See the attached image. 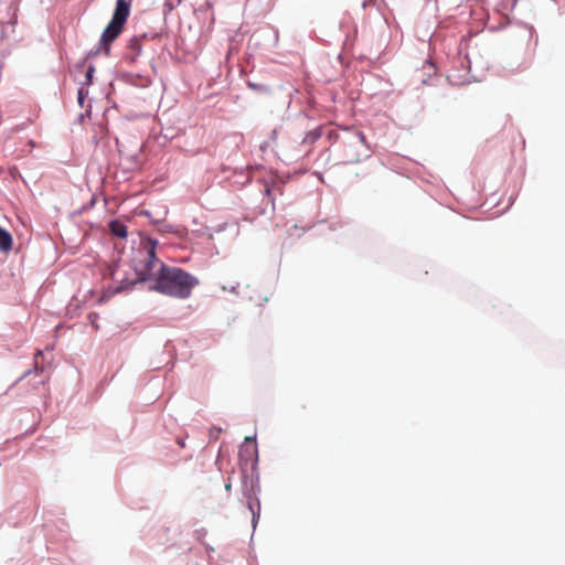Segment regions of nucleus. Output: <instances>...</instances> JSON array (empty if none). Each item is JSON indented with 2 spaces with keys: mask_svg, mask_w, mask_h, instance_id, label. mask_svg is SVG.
I'll use <instances>...</instances> for the list:
<instances>
[{
  "mask_svg": "<svg viewBox=\"0 0 565 565\" xmlns=\"http://www.w3.org/2000/svg\"><path fill=\"white\" fill-rule=\"evenodd\" d=\"M129 47L134 51L137 52V54L140 53L141 51V44H140V39L138 38H134L129 41Z\"/></svg>",
  "mask_w": 565,
  "mask_h": 565,
  "instance_id": "423d86ee",
  "label": "nucleus"
},
{
  "mask_svg": "<svg viewBox=\"0 0 565 565\" xmlns=\"http://www.w3.org/2000/svg\"><path fill=\"white\" fill-rule=\"evenodd\" d=\"M39 355H42V352L41 351H38L35 356H39Z\"/></svg>",
  "mask_w": 565,
  "mask_h": 565,
  "instance_id": "4468645a",
  "label": "nucleus"
},
{
  "mask_svg": "<svg viewBox=\"0 0 565 565\" xmlns=\"http://www.w3.org/2000/svg\"><path fill=\"white\" fill-rule=\"evenodd\" d=\"M110 232L120 238H125L127 236V227L120 221H111L109 223Z\"/></svg>",
  "mask_w": 565,
  "mask_h": 565,
  "instance_id": "39448f33",
  "label": "nucleus"
},
{
  "mask_svg": "<svg viewBox=\"0 0 565 565\" xmlns=\"http://www.w3.org/2000/svg\"><path fill=\"white\" fill-rule=\"evenodd\" d=\"M319 136H320V134L318 131L313 132V138H318Z\"/></svg>",
  "mask_w": 565,
  "mask_h": 565,
  "instance_id": "f8f14e48",
  "label": "nucleus"
},
{
  "mask_svg": "<svg viewBox=\"0 0 565 565\" xmlns=\"http://www.w3.org/2000/svg\"><path fill=\"white\" fill-rule=\"evenodd\" d=\"M84 98H85V93H84V89L81 88L78 90V102H79V104H83Z\"/></svg>",
  "mask_w": 565,
  "mask_h": 565,
  "instance_id": "9d476101",
  "label": "nucleus"
},
{
  "mask_svg": "<svg viewBox=\"0 0 565 565\" xmlns=\"http://www.w3.org/2000/svg\"><path fill=\"white\" fill-rule=\"evenodd\" d=\"M259 487L254 484L252 480H248L247 476L244 477V490L243 494L246 498V504L252 513L253 525L255 526L260 513V502L257 498Z\"/></svg>",
  "mask_w": 565,
  "mask_h": 565,
  "instance_id": "7ed1b4c3",
  "label": "nucleus"
},
{
  "mask_svg": "<svg viewBox=\"0 0 565 565\" xmlns=\"http://www.w3.org/2000/svg\"><path fill=\"white\" fill-rule=\"evenodd\" d=\"M98 315L96 312H90L88 315V320L90 321L92 326L97 330L99 327L97 324Z\"/></svg>",
  "mask_w": 565,
  "mask_h": 565,
  "instance_id": "0eeeda50",
  "label": "nucleus"
},
{
  "mask_svg": "<svg viewBox=\"0 0 565 565\" xmlns=\"http://www.w3.org/2000/svg\"><path fill=\"white\" fill-rule=\"evenodd\" d=\"M157 241L146 238L141 241L140 254L143 259L136 268L141 280L156 276L153 289L166 296L186 299L191 296L192 289L199 284L193 275L179 267L167 266L156 255Z\"/></svg>",
  "mask_w": 565,
  "mask_h": 565,
  "instance_id": "f257e3e1",
  "label": "nucleus"
},
{
  "mask_svg": "<svg viewBox=\"0 0 565 565\" xmlns=\"http://www.w3.org/2000/svg\"><path fill=\"white\" fill-rule=\"evenodd\" d=\"M13 239L11 234L0 226V250L9 252L12 248Z\"/></svg>",
  "mask_w": 565,
  "mask_h": 565,
  "instance_id": "20e7f679",
  "label": "nucleus"
},
{
  "mask_svg": "<svg viewBox=\"0 0 565 565\" xmlns=\"http://www.w3.org/2000/svg\"><path fill=\"white\" fill-rule=\"evenodd\" d=\"M231 487H232V486H231V483H226V484H225V489H226V491H230V490H231Z\"/></svg>",
  "mask_w": 565,
  "mask_h": 565,
  "instance_id": "9b49d317",
  "label": "nucleus"
},
{
  "mask_svg": "<svg viewBox=\"0 0 565 565\" xmlns=\"http://www.w3.org/2000/svg\"><path fill=\"white\" fill-rule=\"evenodd\" d=\"M265 192H266L267 195H270V189L269 188H266Z\"/></svg>",
  "mask_w": 565,
  "mask_h": 565,
  "instance_id": "ddd939ff",
  "label": "nucleus"
},
{
  "mask_svg": "<svg viewBox=\"0 0 565 565\" xmlns=\"http://www.w3.org/2000/svg\"><path fill=\"white\" fill-rule=\"evenodd\" d=\"M93 73H94V68H93V67H89V68L87 70V72H86V75H85V76H86V81H87V83H90L92 77H93Z\"/></svg>",
  "mask_w": 565,
  "mask_h": 565,
  "instance_id": "6e6552de",
  "label": "nucleus"
},
{
  "mask_svg": "<svg viewBox=\"0 0 565 565\" xmlns=\"http://www.w3.org/2000/svg\"><path fill=\"white\" fill-rule=\"evenodd\" d=\"M130 13V3L127 0H117L116 8L111 18L104 30L100 39V44L104 47L105 54H109V44L115 41L121 31Z\"/></svg>",
  "mask_w": 565,
  "mask_h": 565,
  "instance_id": "f03ea898",
  "label": "nucleus"
},
{
  "mask_svg": "<svg viewBox=\"0 0 565 565\" xmlns=\"http://www.w3.org/2000/svg\"><path fill=\"white\" fill-rule=\"evenodd\" d=\"M356 137H358V139H359L362 143H365V142H366L365 135H364L362 131H358V132H356Z\"/></svg>",
  "mask_w": 565,
  "mask_h": 565,
  "instance_id": "1a4fd4ad",
  "label": "nucleus"
}]
</instances>
